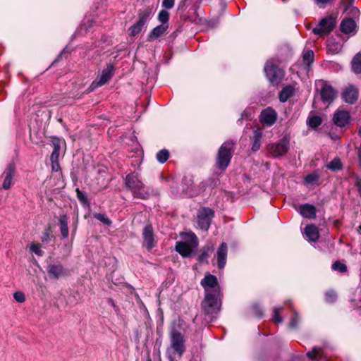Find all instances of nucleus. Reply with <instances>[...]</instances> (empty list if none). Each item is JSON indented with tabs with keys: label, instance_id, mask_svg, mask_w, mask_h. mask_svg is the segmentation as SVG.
Returning <instances> with one entry per match:
<instances>
[{
	"label": "nucleus",
	"instance_id": "obj_1",
	"mask_svg": "<svg viewBox=\"0 0 361 361\" xmlns=\"http://www.w3.org/2000/svg\"><path fill=\"white\" fill-rule=\"evenodd\" d=\"M185 350V339L183 336L176 331H173L171 334V345L167 349V355L171 361H175L177 357H180Z\"/></svg>",
	"mask_w": 361,
	"mask_h": 361
},
{
	"label": "nucleus",
	"instance_id": "obj_2",
	"mask_svg": "<svg viewBox=\"0 0 361 361\" xmlns=\"http://www.w3.org/2000/svg\"><path fill=\"white\" fill-rule=\"evenodd\" d=\"M126 185L131 190L135 197L147 199L149 196V189L146 188L137 173L128 174L126 178Z\"/></svg>",
	"mask_w": 361,
	"mask_h": 361
},
{
	"label": "nucleus",
	"instance_id": "obj_3",
	"mask_svg": "<svg viewBox=\"0 0 361 361\" xmlns=\"http://www.w3.org/2000/svg\"><path fill=\"white\" fill-rule=\"evenodd\" d=\"M184 241L177 242L176 250L183 257H188L193 249L198 245V240L194 233L189 232L181 234Z\"/></svg>",
	"mask_w": 361,
	"mask_h": 361
},
{
	"label": "nucleus",
	"instance_id": "obj_4",
	"mask_svg": "<svg viewBox=\"0 0 361 361\" xmlns=\"http://www.w3.org/2000/svg\"><path fill=\"white\" fill-rule=\"evenodd\" d=\"M233 143L225 142L220 147L217 156V165L221 169H225L229 164L232 157Z\"/></svg>",
	"mask_w": 361,
	"mask_h": 361
},
{
	"label": "nucleus",
	"instance_id": "obj_5",
	"mask_svg": "<svg viewBox=\"0 0 361 361\" xmlns=\"http://www.w3.org/2000/svg\"><path fill=\"white\" fill-rule=\"evenodd\" d=\"M219 294H212L208 293L202 302V308L207 314L212 315L216 314L220 308Z\"/></svg>",
	"mask_w": 361,
	"mask_h": 361
},
{
	"label": "nucleus",
	"instance_id": "obj_6",
	"mask_svg": "<svg viewBox=\"0 0 361 361\" xmlns=\"http://www.w3.org/2000/svg\"><path fill=\"white\" fill-rule=\"evenodd\" d=\"M289 142L287 137H283L278 142L269 144L267 146V150L274 157L283 156L288 151Z\"/></svg>",
	"mask_w": 361,
	"mask_h": 361
},
{
	"label": "nucleus",
	"instance_id": "obj_7",
	"mask_svg": "<svg viewBox=\"0 0 361 361\" xmlns=\"http://www.w3.org/2000/svg\"><path fill=\"white\" fill-rule=\"evenodd\" d=\"M336 25V19L332 16H328L323 18L317 25L313 29V32L321 37L328 35Z\"/></svg>",
	"mask_w": 361,
	"mask_h": 361
},
{
	"label": "nucleus",
	"instance_id": "obj_8",
	"mask_svg": "<svg viewBox=\"0 0 361 361\" xmlns=\"http://www.w3.org/2000/svg\"><path fill=\"white\" fill-rule=\"evenodd\" d=\"M213 216L214 212L211 209L202 208L197 213L198 226L202 230L207 231Z\"/></svg>",
	"mask_w": 361,
	"mask_h": 361
},
{
	"label": "nucleus",
	"instance_id": "obj_9",
	"mask_svg": "<svg viewBox=\"0 0 361 361\" xmlns=\"http://www.w3.org/2000/svg\"><path fill=\"white\" fill-rule=\"evenodd\" d=\"M201 285L205 290V294L211 293L212 294H219V287L217 279L215 276L207 274L201 281Z\"/></svg>",
	"mask_w": 361,
	"mask_h": 361
},
{
	"label": "nucleus",
	"instance_id": "obj_10",
	"mask_svg": "<svg viewBox=\"0 0 361 361\" xmlns=\"http://www.w3.org/2000/svg\"><path fill=\"white\" fill-rule=\"evenodd\" d=\"M264 71L269 80L275 82L283 75L282 71L275 66L271 61H268L264 66Z\"/></svg>",
	"mask_w": 361,
	"mask_h": 361
},
{
	"label": "nucleus",
	"instance_id": "obj_11",
	"mask_svg": "<svg viewBox=\"0 0 361 361\" xmlns=\"http://www.w3.org/2000/svg\"><path fill=\"white\" fill-rule=\"evenodd\" d=\"M15 164L13 162L8 164L2 174V176H4V178L2 187L4 190H8L11 188L15 175Z\"/></svg>",
	"mask_w": 361,
	"mask_h": 361
},
{
	"label": "nucleus",
	"instance_id": "obj_12",
	"mask_svg": "<svg viewBox=\"0 0 361 361\" xmlns=\"http://www.w3.org/2000/svg\"><path fill=\"white\" fill-rule=\"evenodd\" d=\"M359 92L356 87L353 85H348L342 92V98L349 104H353L358 99Z\"/></svg>",
	"mask_w": 361,
	"mask_h": 361
},
{
	"label": "nucleus",
	"instance_id": "obj_13",
	"mask_svg": "<svg viewBox=\"0 0 361 361\" xmlns=\"http://www.w3.org/2000/svg\"><path fill=\"white\" fill-rule=\"evenodd\" d=\"M143 237V245L148 250L152 249L155 245L156 242L154 240L153 229L152 226L147 225L146 226L142 232Z\"/></svg>",
	"mask_w": 361,
	"mask_h": 361
},
{
	"label": "nucleus",
	"instance_id": "obj_14",
	"mask_svg": "<svg viewBox=\"0 0 361 361\" xmlns=\"http://www.w3.org/2000/svg\"><path fill=\"white\" fill-rule=\"evenodd\" d=\"M276 117V111L271 108H267L262 111L260 121L264 125L271 126L275 123Z\"/></svg>",
	"mask_w": 361,
	"mask_h": 361
},
{
	"label": "nucleus",
	"instance_id": "obj_15",
	"mask_svg": "<svg viewBox=\"0 0 361 361\" xmlns=\"http://www.w3.org/2000/svg\"><path fill=\"white\" fill-rule=\"evenodd\" d=\"M113 75V66L111 65H109L106 68L102 71L101 75H99L97 80L92 82V86L94 87L103 85L106 82H107Z\"/></svg>",
	"mask_w": 361,
	"mask_h": 361
},
{
	"label": "nucleus",
	"instance_id": "obj_16",
	"mask_svg": "<svg viewBox=\"0 0 361 361\" xmlns=\"http://www.w3.org/2000/svg\"><path fill=\"white\" fill-rule=\"evenodd\" d=\"M337 92L328 84H324L321 90V97L324 102L331 103L336 97Z\"/></svg>",
	"mask_w": 361,
	"mask_h": 361
},
{
	"label": "nucleus",
	"instance_id": "obj_17",
	"mask_svg": "<svg viewBox=\"0 0 361 361\" xmlns=\"http://www.w3.org/2000/svg\"><path fill=\"white\" fill-rule=\"evenodd\" d=\"M350 119L348 111L343 110H338L334 116L333 121L334 123L340 127L345 126Z\"/></svg>",
	"mask_w": 361,
	"mask_h": 361
},
{
	"label": "nucleus",
	"instance_id": "obj_18",
	"mask_svg": "<svg viewBox=\"0 0 361 361\" xmlns=\"http://www.w3.org/2000/svg\"><path fill=\"white\" fill-rule=\"evenodd\" d=\"M168 27H169L166 24H161L159 25L156 26L149 33L147 36V41L152 42L159 38V37L162 36L166 32Z\"/></svg>",
	"mask_w": 361,
	"mask_h": 361
},
{
	"label": "nucleus",
	"instance_id": "obj_19",
	"mask_svg": "<svg viewBox=\"0 0 361 361\" xmlns=\"http://www.w3.org/2000/svg\"><path fill=\"white\" fill-rule=\"evenodd\" d=\"M47 270L49 276L54 279H59L65 274L63 268L60 264H50Z\"/></svg>",
	"mask_w": 361,
	"mask_h": 361
},
{
	"label": "nucleus",
	"instance_id": "obj_20",
	"mask_svg": "<svg viewBox=\"0 0 361 361\" xmlns=\"http://www.w3.org/2000/svg\"><path fill=\"white\" fill-rule=\"evenodd\" d=\"M227 257V245L226 243H222L217 250V261L218 267L219 269H223L226 262Z\"/></svg>",
	"mask_w": 361,
	"mask_h": 361
},
{
	"label": "nucleus",
	"instance_id": "obj_21",
	"mask_svg": "<svg viewBox=\"0 0 361 361\" xmlns=\"http://www.w3.org/2000/svg\"><path fill=\"white\" fill-rule=\"evenodd\" d=\"M305 234L310 241L315 242L319 239V231L314 225H308L305 228Z\"/></svg>",
	"mask_w": 361,
	"mask_h": 361
},
{
	"label": "nucleus",
	"instance_id": "obj_22",
	"mask_svg": "<svg viewBox=\"0 0 361 361\" xmlns=\"http://www.w3.org/2000/svg\"><path fill=\"white\" fill-rule=\"evenodd\" d=\"M300 213L305 218L313 219L316 216V209L314 206L306 204L300 206Z\"/></svg>",
	"mask_w": 361,
	"mask_h": 361
},
{
	"label": "nucleus",
	"instance_id": "obj_23",
	"mask_svg": "<svg viewBox=\"0 0 361 361\" xmlns=\"http://www.w3.org/2000/svg\"><path fill=\"white\" fill-rule=\"evenodd\" d=\"M355 27V23L351 18L344 19L341 23V30L345 34L353 32Z\"/></svg>",
	"mask_w": 361,
	"mask_h": 361
},
{
	"label": "nucleus",
	"instance_id": "obj_24",
	"mask_svg": "<svg viewBox=\"0 0 361 361\" xmlns=\"http://www.w3.org/2000/svg\"><path fill=\"white\" fill-rule=\"evenodd\" d=\"M262 137V130L259 128H257L253 132V141L252 149L253 151H257L261 145V138Z\"/></svg>",
	"mask_w": 361,
	"mask_h": 361
},
{
	"label": "nucleus",
	"instance_id": "obj_25",
	"mask_svg": "<svg viewBox=\"0 0 361 361\" xmlns=\"http://www.w3.org/2000/svg\"><path fill=\"white\" fill-rule=\"evenodd\" d=\"M61 233L63 238L68 236V217L66 215H61L59 217Z\"/></svg>",
	"mask_w": 361,
	"mask_h": 361
},
{
	"label": "nucleus",
	"instance_id": "obj_26",
	"mask_svg": "<svg viewBox=\"0 0 361 361\" xmlns=\"http://www.w3.org/2000/svg\"><path fill=\"white\" fill-rule=\"evenodd\" d=\"M294 93V88L290 86L285 87L279 94V99L282 102H286Z\"/></svg>",
	"mask_w": 361,
	"mask_h": 361
},
{
	"label": "nucleus",
	"instance_id": "obj_27",
	"mask_svg": "<svg viewBox=\"0 0 361 361\" xmlns=\"http://www.w3.org/2000/svg\"><path fill=\"white\" fill-rule=\"evenodd\" d=\"M152 13V7L147 6L140 10L138 13L139 21L146 24L147 19L149 18Z\"/></svg>",
	"mask_w": 361,
	"mask_h": 361
},
{
	"label": "nucleus",
	"instance_id": "obj_28",
	"mask_svg": "<svg viewBox=\"0 0 361 361\" xmlns=\"http://www.w3.org/2000/svg\"><path fill=\"white\" fill-rule=\"evenodd\" d=\"M352 68L355 73H361V53L357 54L353 58Z\"/></svg>",
	"mask_w": 361,
	"mask_h": 361
},
{
	"label": "nucleus",
	"instance_id": "obj_29",
	"mask_svg": "<svg viewBox=\"0 0 361 361\" xmlns=\"http://www.w3.org/2000/svg\"><path fill=\"white\" fill-rule=\"evenodd\" d=\"M145 23H142V22L138 20L135 24L133 25L130 27V29H129L130 35L131 36L137 35V34H139L142 31V30L143 27L145 26Z\"/></svg>",
	"mask_w": 361,
	"mask_h": 361
},
{
	"label": "nucleus",
	"instance_id": "obj_30",
	"mask_svg": "<svg viewBox=\"0 0 361 361\" xmlns=\"http://www.w3.org/2000/svg\"><path fill=\"white\" fill-rule=\"evenodd\" d=\"M158 20L161 24L169 26V13L166 10H161L158 15Z\"/></svg>",
	"mask_w": 361,
	"mask_h": 361
},
{
	"label": "nucleus",
	"instance_id": "obj_31",
	"mask_svg": "<svg viewBox=\"0 0 361 361\" xmlns=\"http://www.w3.org/2000/svg\"><path fill=\"white\" fill-rule=\"evenodd\" d=\"M54 149L52 154H51V160L52 163H57L60 151V145L59 141L54 142Z\"/></svg>",
	"mask_w": 361,
	"mask_h": 361
},
{
	"label": "nucleus",
	"instance_id": "obj_32",
	"mask_svg": "<svg viewBox=\"0 0 361 361\" xmlns=\"http://www.w3.org/2000/svg\"><path fill=\"white\" fill-rule=\"evenodd\" d=\"M314 52L311 50H308L303 54L302 59L305 64L307 66L313 61Z\"/></svg>",
	"mask_w": 361,
	"mask_h": 361
},
{
	"label": "nucleus",
	"instance_id": "obj_33",
	"mask_svg": "<svg viewBox=\"0 0 361 361\" xmlns=\"http://www.w3.org/2000/svg\"><path fill=\"white\" fill-rule=\"evenodd\" d=\"M169 157V152L166 149L159 151L157 154V159L160 163H164Z\"/></svg>",
	"mask_w": 361,
	"mask_h": 361
},
{
	"label": "nucleus",
	"instance_id": "obj_34",
	"mask_svg": "<svg viewBox=\"0 0 361 361\" xmlns=\"http://www.w3.org/2000/svg\"><path fill=\"white\" fill-rule=\"evenodd\" d=\"M327 167L333 171H337L341 168V162L338 158L334 159L331 161H330Z\"/></svg>",
	"mask_w": 361,
	"mask_h": 361
},
{
	"label": "nucleus",
	"instance_id": "obj_35",
	"mask_svg": "<svg viewBox=\"0 0 361 361\" xmlns=\"http://www.w3.org/2000/svg\"><path fill=\"white\" fill-rule=\"evenodd\" d=\"M322 123V118L319 116H314L308 119V125L312 128H317Z\"/></svg>",
	"mask_w": 361,
	"mask_h": 361
},
{
	"label": "nucleus",
	"instance_id": "obj_36",
	"mask_svg": "<svg viewBox=\"0 0 361 361\" xmlns=\"http://www.w3.org/2000/svg\"><path fill=\"white\" fill-rule=\"evenodd\" d=\"M30 250L38 256L43 255V251L39 243H32L30 246Z\"/></svg>",
	"mask_w": 361,
	"mask_h": 361
},
{
	"label": "nucleus",
	"instance_id": "obj_37",
	"mask_svg": "<svg viewBox=\"0 0 361 361\" xmlns=\"http://www.w3.org/2000/svg\"><path fill=\"white\" fill-rule=\"evenodd\" d=\"M94 217L105 225H110L111 223L110 219L106 215L101 213L94 214Z\"/></svg>",
	"mask_w": 361,
	"mask_h": 361
},
{
	"label": "nucleus",
	"instance_id": "obj_38",
	"mask_svg": "<svg viewBox=\"0 0 361 361\" xmlns=\"http://www.w3.org/2000/svg\"><path fill=\"white\" fill-rule=\"evenodd\" d=\"M300 321V317L297 312H293V316L290 319V322L289 323V327L291 329H295L297 327L298 322Z\"/></svg>",
	"mask_w": 361,
	"mask_h": 361
},
{
	"label": "nucleus",
	"instance_id": "obj_39",
	"mask_svg": "<svg viewBox=\"0 0 361 361\" xmlns=\"http://www.w3.org/2000/svg\"><path fill=\"white\" fill-rule=\"evenodd\" d=\"M283 307L274 308V322L275 323H281L283 322L282 317L280 316V313L282 312Z\"/></svg>",
	"mask_w": 361,
	"mask_h": 361
},
{
	"label": "nucleus",
	"instance_id": "obj_40",
	"mask_svg": "<svg viewBox=\"0 0 361 361\" xmlns=\"http://www.w3.org/2000/svg\"><path fill=\"white\" fill-rule=\"evenodd\" d=\"M328 47L330 51L334 53H337L341 49V45L338 43H333L332 39L328 40Z\"/></svg>",
	"mask_w": 361,
	"mask_h": 361
},
{
	"label": "nucleus",
	"instance_id": "obj_41",
	"mask_svg": "<svg viewBox=\"0 0 361 361\" xmlns=\"http://www.w3.org/2000/svg\"><path fill=\"white\" fill-rule=\"evenodd\" d=\"M336 300V293L334 290H329L326 293V300L328 302H334Z\"/></svg>",
	"mask_w": 361,
	"mask_h": 361
},
{
	"label": "nucleus",
	"instance_id": "obj_42",
	"mask_svg": "<svg viewBox=\"0 0 361 361\" xmlns=\"http://www.w3.org/2000/svg\"><path fill=\"white\" fill-rule=\"evenodd\" d=\"M332 268L334 270H338L341 272H345L347 270V267L345 264L341 263L340 262H336L333 264Z\"/></svg>",
	"mask_w": 361,
	"mask_h": 361
},
{
	"label": "nucleus",
	"instance_id": "obj_43",
	"mask_svg": "<svg viewBox=\"0 0 361 361\" xmlns=\"http://www.w3.org/2000/svg\"><path fill=\"white\" fill-rule=\"evenodd\" d=\"M14 299L18 302H23L25 300V294L20 291L16 292L13 294Z\"/></svg>",
	"mask_w": 361,
	"mask_h": 361
},
{
	"label": "nucleus",
	"instance_id": "obj_44",
	"mask_svg": "<svg viewBox=\"0 0 361 361\" xmlns=\"http://www.w3.org/2000/svg\"><path fill=\"white\" fill-rule=\"evenodd\" d=\"M318 179V176L317 174H309L307 175L305 180L307 183H313Z\"/></svg>",
	"mask_w": 361,
	"mask_h": 361
},
{
	"label": "nucleus",
	"instance_id": "obj_45",
	"mask_svg": "<svg viewBox=\"0 0 361 361\" xmlns=\"http://www.w3.org/2000/svg\"><path fill=\"white\" fill-rule=\"evenodd\" d=\"M51 235L50 228L46 229L41 236V240L42 242H48L49 240V237Z\"/></svg>",
	"mask_w": 361,
	"mask_h": 361
},
{
	"label": "nucleus",
	"instance_id": "obj_46",
	"mask_svg": "<svg viewBox=\"0 0 361 361\" xmlns=\"http://www.w3.org/2000/svg\"><path fill=\"white\" fill-rule=\"evenodd\" d=\"M76 193H77V197L78 198V200L83 202V203H87V197L85 196V195L81 192L79 189H77L76 190Z\"/></svg>",
	"mask_w": 361,
	"mask_h": 361
},
{
	"label": "nucleus",
	"instance_id": "obj_47",
	"mask_svg": "<svg viewBox=\"0 0 361 361\" xmlns=\"http://www.w3.org/2000/svg\"><path fill=\"white\" fill-rule=\"evenodd\" d=\"M175 0H163L162 6L166 9L172 8L174 6Z\"/></svg>",
	"mask_w": 361,
	"mask_h": 361
},
{
	"label": "nucleus",
	"instance_id": "obj_48",
	"mask_svg": "<svg viewBox=\"0 0 361 361\" xmlns=\"http://www.w3.org/2000/svg\"><path fill=\"white\" fill-rule=\"evenodd\" d=\"M315 4L319 7H324L326 4L331 3L334 0H314Z\"/></svg>",
	"mask_w": 361,
	"mask_h": 361
},
{
	"label": "nucleus",
	"instance_id": "obj_49",
	"mask_svg": "<svg viewBox=\"0 0 361 361\" xmlns=\"http://www.w3.org/2000/svg\"><path fill=\"white\" fill-rule=\"evenodd\" d=\"M319 353L317 348H314L312 351H310L307 353V357L310 358H314Z\"/></svg>",
	"mask_w": 361,
	"mask_h": 361
},
{
	"label": "nucleus",
	"instance_id": "obj_50",
	"mask_svg": "<svg viewBox=\"0 0 361 361\" xmlns=\"http://www.w3.org/2000/svg\"><path fill=\"white\" fill-rule=\"evenodd\" d=\"M207 251H204L203 253L200 257V260L203 261L204 259H206L208 257Z\"/></svg>",
	"mask_w": 361,
	"mask_h": 361
},
{
	"label": "nucleus",
	"instance_id": "obj_51",
	"mask_svg": "<svg viewBox=\"0 0 361 361\" xmlns=\"http://www.w3.org/2000/svg\"><path fill=\"white\" fill-rule=\"evenodd\" d=\"M185 195H188V196H192L193 195V194H192V193H190V192H189L188 191L185 192Z\"/></svg>",
	"mask_w": 361,
	"mask_h": 361
},
{
	"label": "nucleus",
	"instance_id": "obj_52",
	"mask_svg": "<svg viewBox=\"0 0 361 361\" xmlns=\"http://www.w3.org/2000/svg\"><path fill=\"white\" fill-rule=\"evenodd\" d=\"M53 164V169L55 170V169H56V166H55V162L54 163H52ZM56 166H58L57 163H56Z\"/></svg>",
	"mask_w": 361,
	"mask_h": 361
},
{
	"label": "nucleus",
	"instance_id": "obj_53",
	"mask_svg": "<svg viewBox=\"0 0 361 361\" xmlns=\"http://www.w3.org/2000/svg\"><path fill=\"white\" fill-rule=\"evenodd\" d=\"M357 231L361 233V225L358 227Z\"/></svg>",
	"mask_w": 361,
	"mask_h": 361
},
{
	"label": "nucleus",
	"instance_id": "obj_54",
	"mask_svg": "<svg viewBox=\"0 0 361 361\" xmlns=\"http://www.w3.org/2000/svg\"><path fill=\"white\" fill-rule=\"evenodd\" d=\"M358 133H359V135L361 136V126L359 128Z\"/></svg>",
	"mask_w": 361,
	"mask_h": 361
},
{
	"label": "nucleus",
	"instance_id": "obj_55",
	"mask_svg": "<svg viewBox=\"0 0 361 361\" xmlns=\"http://www.w3.org/2000/svg\"><path fill=\"white\" fill-rule=\"evenodd\" d=\"M147 361H152L151 359H148Z\"/></svg>",
	"mask_w": 361,
	"mask_h": 361
}]
</instances>
